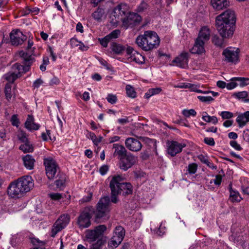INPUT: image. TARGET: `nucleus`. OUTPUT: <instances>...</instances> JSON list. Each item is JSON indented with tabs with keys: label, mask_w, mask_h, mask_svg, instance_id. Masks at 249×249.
I'll use <instances>...</instances> for the list:
<instances>
[{
	"label": "nucleus",
	"mask_w": 249,
	"mask_h": 249,
	"mask_svg": "<svg viewBox=\"0 0 249 249\" xmlns=\"http://www.w3.org/2000/svg\"><path fill=\"white\" fill-rule=\"evenodd\" d=\"M110 198L108 196L101 198L96 205V210L94 211L91 207H86L77 218V224L81 229L89 227L91 225L90 219L93 213L95 221L103 222L108 218L107 215L109 211Z\"/></svg>",
	"instance_id": "1"
},
{
	"label": "nucleus",
	"mask_w": 249,
	"mask_h": 249,
	"mask_svg": "<svg viewBox=\"0 0 249 249\" xmlns=\"http://www.w3.org/2000/svg\"><path fill=\"white\" fill-rule=\"evenodd\" d=\"M236 18L235 12L228 9L215 18L216 29L222 38H229L233 34Z\"/></svg>",
	"instance_id": "2"
},
{
	"label": "nucleus",
	"mask_w": 249,
	"mask_h": 249,
	"mask_svg": "<svg viewBox=\"0 0 249 249\" xmlns=\"http://www.w3.org/2000/svg\"><path fill=\"white\" fill-rule=\"evenodd\" d=\"M34 185L31 176H23L10 183L7 188V194L12 198H20L29 192Z\"/></svg>",
	"instance_id": "3"
},
{
	"label": "nucleus",
	"mask_w": 249,
	"mask_h": 249,
	"mask_svg": "<svg viewBox=\"0 0 249 249\" xmlns=\"http://www.w3.org/2000/svg\"><path fill=\"white\" fill-rule=\"evenodd\" d=\"M124 178L120 176L112 177L109 183L111 190V201L113 203H117L119 200L118 196L121 193L123 196L131 194L133 192V187L130 183L124 182Z\"/></svg>",
	"instance_id": "4"
},
{
	"label": "nucleus",
	"mask_w": 249,
	"mask_h": 249,
	"mask_svg": "<svg viewBox=\"0 0 249 249\" xmlns=\"http://www.w3.org/2000/svg\"><path fill=\"white\" fill-rule=\"evenodd\" d=\"M160 38L157 34L153 31H146L143 34L138 36L136 43L143 51L148 52L156 49L159 46Z\"/></svg>",
	"instance_id": "5"
},
{
	"label": "nucleus",
	"mask_w": 249,
	"mask_h": 249,
	"mask_svg": "<svg viewBox=\"0 0 249 249\" xmlns=\"http://www.w3.org/2000/svg\"><path fill=\"white\" fill-rule=\"evenodd\" d=\"M128 6L125 3H121L118 4L113 9L111 18V22L114 25L117 24L122 21L127 13Z\"/></svg>",
	"instance_id": "6"
},
{
	"label": "nucleus",
	"mask_w": 249,
	"mask_h": 249,
	"mask_svg": "<svg viewBox=\"0 0 249 249\" xmlns=\"http://www.w3.org/2000/svg\"><path fill=\"white\" fill-rule=\"evenodd\" d=\"M46 174L49 179L54 178L56 174L59 171V168L55 160L52 158L44 159Z\"/></svg>",
	"instance_id": "7"
},
{
	"label": "nucleus",
	"mask_w": 249,
	"mask_h": 249,
	"mask_svg": "<svg viewBox=\"0 0 249 249\" xmlns=\"http://www.w3.org/2000/svg\"><path fill=\"white\" fill-rule=\"evenodd\" d=\"M70 221V217L68 214H64L61 215L52 226L51 237H54L58 232L67 226Z\"/></svg>",
	"instance_id": "8"
},
{
	"label": "nucleus",
	"mask_w": 249,
	"mask_h": 249,
	"mask_svg": "<svg viewBox=\"0 0 249 249\" xmlns=\"http://www.w3.org/2000/svg\"><path fill=\"white\" fill-rule=\"evenodd\" d=\"M107 227L104 225H100L92 230H87L86 237L89 242H93L96 240H101L104 232L106 231Z\"/></svg>",
	"instance_id": "9"
},
{
	"label": "nucleus",
	"mask_w": 249,
	"mask_h": 249,
	"mask_svg": "<svg viewBox=\"0 0 249 249\" xmlns=\"http://www.w3.org/2000/svg\"><path fill=\"white\" fill-rule=\"evenodd\" d=\"M239 50L238 48L228 47L224 49L222 55L224 57V61L228 63L236 64L239 59Z\"/></svg>",
	"instance_id": "10"
},
{
	"label": "nucleus",
	"mask_w": 249,
	"mask_h": 249,
	"mask_svg": "<svg viewBox=\"0 0 249 249\" xmlns=\"http://www.w3.org/2000/svg\"><path fill=\"white\" fill-rule=\"evenodd\" d=\"M125 235V231L121 226L115 228L113 235L108 242V246L114 249L117 248L123 241Z\"/></svg>",
	"instance_id": "11"
},
{
	"label": "nucleus",
	"mask_w": 249,
	"mask_h": 249,
	"mask_svg": "<svg viewBox=\"0 0 249 249\" xmlns=\"http://www.w3.org/2000/svg\"><path fill=\"white\" fill-rule=\"evenodd\" d=\"M23 66L19 63L15 64L12 67V70L6 73L4 78L9 83H13L18 77L21 76L22 73H25L23 71Z\"/></svg>",
	"instance_id": "12"
},
{
	"label": "nucleus",
	"mask_w": 249,
	"mask_h": 249,
	"mask_svg": "<svg viewBox=\"0 0 249 249\" xmlns=\"http://www.w3.org/2000/svg\"><path fill=\"white\" fill-rule=\"evenodd\" d=\"M142 20L141 17L137 13H129L126 15L122 21V27L127 29L138 25Z\"/></svg>",
	"instance_id": "13"
},
{
	"label": "nucleus",
	"mask_w": 249,
	"mask_h": 249,
	"mask_svg": "<svg viewBox=\"0 0 249 249\" xmlns=\"http://www.w3.org/2000/svg\"><path fill=\"white\" fill-rule=\"evenodd\" d=\"M119 160V168L121 170L126 171L135 164L137 158L131 153H128Z\"/></svg>",
	"instance_id": "14"
},
{
	"label": "nucleus",
	"mask_w": 249,
	"mask_h": 249,
	"mask_svg": "<svg viewBox=\"0 0 249 249\" xmlns=\"http://www.w3.org/2000/svg\"><path fill=\"white\" fill-rule=\"evenodd\" d=\"M9 37L11 44L15 46L22 44L27 39V36L19 29L12 30Z\"/></svg>",
	"instance_id": "15"
},
{
	"label": "nucleus",
	"mask_w": 249,
	"mask_h": 249,
	"mask_svg": "<svg viewBox=\"0 0 249 249\" xmlns=\"http://www.w3.org/2000/svg\"><path fill=\"white\" fill-rule=\"evenodd\" d=\"M186 146V144L179 143L177 141H168L167 153L171 156H175L177 154L181 152L183 148Z\"/></svg>",
	"instance_id": "16"
},
{
	"label": "nucleus",
	"mask_w": 249,
	"mask_h": 249,
	"mask_svg": "<svg viewBox=\"0 0 249 249\" xmlns=\"http://www.w3.org/2000/svg\"><path fill=\"white\" fill-rule=\"evenodd\" d=\"M188 60L189 53L183 52L176 57L173 61V63L179 68L186 69L188 67Z\"/></svg>",
	"instance_id": "17"
},
{
	"label": "nucleus",
	"mask_w": 249,
	"mask_h": 249,
	"mask_svg": "<svg viewBox=\"0 0 249 249\" xmlns=\"http://www.w3.org/2000/svg\"><path fill=\"white\" fill-rule=\"evenodd\" d=\"M126 147L129 150L133 152H138L142 148L141 142L134 138H128L125 141Z\"/></svg>",
	"instance_id": "18"
},
{
	"label": "nucleus",
	"mask_w": 249,
	"mask_h": 249,
	"mask_svg": "<svg viewBox=\"0 0 249 249\" xmlns=\"http://www.w3.org/2000/svg\"><path fill=\"white\" fill-rule=\"evenodd\" d=\"M19 54L24 60V65H22L23 66V71L27 72L29 71L30 66L34 60V57L32 56V52L27 53L21 51Z\"/></svg>",
	"instance_id": "19"
},
{
	"label": "nucleus",
	"mask_w": 249,
	"mask_h": 249,
	"mask_svg": "<svg viewBox=\"0 0 249 249\" xmlns=\"http://www.w3.org/2000/svg\"><path fill=\"white\" fill-rule=\"evenodd\" d=\"M205 43V42L204 41L196 38L195 43L191 50V52L192 53L199 54L204 53L205 52L204 47Z\"/></svg>",
	"instance_id": "20"
},
{
	"label": "nucleus",
	"mask_w": 249,
	"mask_h": 249,
	"mask_svg": "<svg viewBox=\"0 0 249 249\" xmlns=\"http://www.w3.org/2000/svg\"><path fill=\"white\" fill-rule=\"evenodd\" d=\"M34 117L32 115L29 114L25 123V127L30 131L39 129L40 125L34 122Z\"/></svg>",
	"instance_id": "21"
},
{
	"label": "nucleus",
	"mask_w": 249,
	"mask_h": 249,
	"mask_svg": "<svg viewBox=\"0 0 249 249\" xmlns=\"http://www.w3.org/2000/svg\"><path fill=\"white\" fill-rule=\"evenodd\" d=\"M113 148L114 149L113 156H117L118 159H120L124 156L128 154L125 148L123 145L119 144L118 143L113 144Z\"/></svg>",
	"instance_id": "22"
},
{
	"label": "nucleus",
	"mask_w": 249,
	"mask_h": 249,
	"mask_svg": "<svg viewBox=\"0 0 249 249\" xmlns=\"http://www.w3.org/2000/svg\"><path fill=\"white\" fill-rule=\"evenodd\" d=\"M211 2L213 8L217 10L226 8L230 5L229 0H211Z\"/></svg>",
	"instance_id": "23"
},
{
	"label": "nucleus",
	"mask_w": 249,
	"mask_h": 249,
	"mask_svg": "<svg viewBox=\"0 0 249 249\" xmlns=\"http://www.w3.org/2000/svg\"><path fill=\"white\" fill-rule=\"evenodd\" d=\"M55 185L57 188L62 189L65 187V184L67 180V176L65 174L58 172L55 177Z\"/></svg>",
	"instance_id": "24"
},
{
	"label": "nucleus",
	"mask_w": 249,
	"mask_h": 249,
	"mask_svg": "<svg viewBox=\"0 0 249 249\" xmlns=\"http://www.w3.org/2000/svg\"><path fill=\"white\" fill-rule=\"evenodd\" d=\"M127 59L130 62H135L138 64H142L145 62L144 57L136 51H134L133 54L128 57Z\"/></svg>",
	"instance_id": "25"
},
{
	"label": "nucleus",
	"mask_w": 249,
	"mask_h": 249,
	"mask_svg": "<svg viewBox=\"0 0 249 249\" xmlns=\"http://www.w3.org/2000/svg\"><path fill=\"white\" fill-rule=\"evenodd\" d=\"M211 31L207 27L204 26L201 28L199 31L198 36L196 38L206 42L209 40L210 37Z\"/></svg>",
	"instance_id": "26"
},
{
	"label": "nucleus",
	"mask_w": 249,
	"mask_h": 249,
	"mask_svg": "<svg viewBox=\"0 0 249 249\" xmlns=\"http://www.w3.org/2000/svg\"><path fill=\"white\" fill-rule=\"evenodd\" d=\"M236 121L240 127H242L249 122V111H247L244 113H241L237 116Z\"/></svg>",
	"instance_id": "27"
},
{
	"label": "nucleus",
	"mask_w": 249,
	"mask_h": 249,
	"mask_svg": "<svg viewBox=\"0 0 249 249\" xmlns=\"http://www.w3.org/2000/svg\"><path fill=\"white\" fill-rule=\"evenodd\" d=\"M24 165L26 169L32 170L34 168L35 160L32 156L27 154L22 158Z\"/></svg>",
	"instance_id": "28"
},
{
	"label": "nucleus",
	"mask_w": 249,
	"mask_h": 249,
	"mask_svg": "<svg viewBox=\"0 0 249 249\" xmlns=\"http://www.w3.org/2000/svg\"><path fill=\"white\" fill-rule=\"evenodd\" d=\"M230 197V201L233 203L239 202L242 199L239 193L234 190H233L231 185H229Z\"/></svg>",
	"instance_id": "29"
},
{
	"label": "nucleus",
	"mask_w": 249,
	"mask_h": 249,
	"mask_svg": "<svg viewBox=\"0 0 249 249\" xmlns=\"http://www.w3.org/2000/svg\"><path fill=\"white\" fill-rule=\"evenodd\" d=\"M202 120L207 123H212L213 124H216L218 123V119L215 116H211L208 114L206 112L202 113Z\"/></svg>",
	"instance_id": "30"
},
{
	"label": "nucleus",
	"mask_w": 249,
	"mask_h": 249,
	"mask_svg": "<svg viewBox=\"0 0 249 249\" xmlns=\"http://www.w3.org/2000/svg\"><path fill=\"white\" fill-rule=\"evenodd\" d=\"M111 49L116 54H120L125 50V47L117 43L113 42L111 44Z\"/></svg>",
	"instance_id": "31"
},
{
	"label": "nucleus",
	"mask_w": 249,
	"mask_h": 249,
	"mask_svg": "<svg viewBox=\"0 0 249 249\" xmlns=\"http://www.w3.org/2000/svg\"><path fill=\"white\" fill-rule=\"evenodd\" d=\"M104 13V10L103 8L99 7L92 14V17L96 21H100Z\"/></svg>",
	"instance_id": "32"
},
{
	"label": "nucleus",
	"mask_w": 249,
	"mask_h": 249,
	"mask_svg": "<svg viewBox=\"0 0 249 249\" xmlns=\"http://www.w3.org/2000/svg\"><path fill=\"white\" fill-rule=\"evenodd\" d=\"M232 81H237L239 82V85L241 87H245L249 84V78L245 77H236L232 78Z\"/></svg>",
	"instance_id": "33"
},
{
	"label": "nucleus",
	"mask_w": 249,
	"mask_h": 249,
	"mask_svg": "<svg viewBox=\"0 0 249 249\" xmlns=\"http://www.w3.org/2000/svg\"><path fill=\"white\" fill-rule=\"evenodd\" d=\"M198 165L196 163H191L186 167L187 174L189 175L195 174L197 170Z\"/></svg>",
	"instance_id": "34"
},
{
	"label": "nucleus",
	"mask_w": 249,
	"mask_h": 249,
	"mask_svg": "<svg viewBox=\"0 0 249 249\" xmlns=\"http://www.w3.org/2000/svg\"><path fill=\"white\" fill-rule=\"evenodd\" d=\"M19 149L23 151L24 153L32 152L34 150V147L32 144H30L28 142L21 144L19 146Z\"/></svg>",
	"instance_id": "35"
},
{
	"label": "nucleus",
	"mask_w": 249,
	"mask_h": 249,
	"mask_svg": "<svg viewBox=\"0 0 249 249\" xmlns=\"http://www.w3.org/2000/svg\"><path fill=\"white\" fill-rule=\"evenodd\" d=\"M4 94L5 98L7 101H9L12 96L11 91V85L10 83H7L5 85L4 88Z\"/></svg>",
	"instance_id": "36"
},
{
	"label": "nucleus",
	"mask_w": 249,
	"mask_h": 249,
	"mask_svg": "<svg viewBox=\"0 0 249 249\" xmlns=\"http://www.w3.org/2000/svg\"><path fill=\"white\" fill-rule=\"evenodd\" d=\"M125 89L127 95L132 98H134L136 97V92L134 88L130 85H127L126 86Z\"/></svg>",
	"instance_id": "37"
},
{
	"label": "nucleus",
	"mask_w": 249,
	"mask_h": 249,
	"mask_svg": "<svg viewBox=\"0 0 249 249\" xmlns=\"http://www.w3.org/2000/svg\"><path fill=\"white\" fill-rule=\"evenodd\" d=\"M248 96V93L246 91H239L234 92L232 94V96L237 99H244Z\"/></svg>",
	"instance_id": "38"
},
{
	"label": "nucleus",
	"mask_w": 249,
	"mask_h": 249,
	"mask_svg": "<svg viewBox=\"0 0 249 249\" xmlns=\"http://www.w3.org/2000/svg\"><path fill=\"white\" fill-rule=\"evenodd\" d=\"M182 114L187 118H189L190 116H196V111L194 109H184L182 111Z\"/></svg>",
	"instance_id": "39"
},
{
	"label": "nucleus",
	"mask_w": 249,
	"mask_h": 249,
	"mask_svg": "<svg viewBox=\"0 0 249 249\" xmlns=\"http://www.w3.org/2000/svg\"><path fill=\"white\" fill-rule=\"evenodd\" d=\"M121 31L119 29H115L110 33L107 36L110 40L117 38L120 35Z\"/></svg>",
	"instance_id": "40"
},
{
	"label": "nucleus",
	"mask_w": 249,
	"mask_h": 249,
	"mask_svg": "<svg viewBox=\"0 0 249 249\" xmlns=\"http://www.w3.org/2000/svg\"><path fill=\"white\" fill-rule=\"evenodd\" d=\"M212 41L213 44L217 46L222 47L223 44V39L218 37L217 35L213 36Z\"/></svg>",
	"instance_id": "41"
},
{
	"label": "nucleus",
	"mask_w": 249,
	"mask_h": 249,
	"mask_svg": "<svg viewBox=\"0 0 249 249\" xmlns=\"http://www.w3.org/2000/svg\"><path fill=\"white\" fill-rule=\"evenodd\" d=\"M219 114L223 119H229L233 116L232 112L226 111H221L219 113Z\"/></svg>",
	"instance_id": "42"
},
{
	"label": "nucleus",
	"mask_w": 249,
	"mask_h": 249,
	"mask_svg": "<svg viewBox=\"0 0 249 249\" xmlns=\"http://www.w3.org/2000/svg\"><path fill=\"white\" fill-rule=\"evenodd\" d=\"M98 40L101 45L105 48L107 47L108 42L111 41L107 35L103 38H99Z\"/></svg>",
	"instance_id": "43"
},
{
	"label": "nucleus",
	"mask_w": 249,
	"mask_h": 249,
	"mask_svg": "<svg viewBox=\"0 0 249 249\" xmlns=\"http://www.w3.org/2000/svg\"><path fill=\"white\" fill-rule=\"evenodd\" d=\"M148 7V4L146 2L142 1L138 6L137 11L138 12H142L144 11Z\"/></svg>",
	"instance_id": "44"
},
{
	"label": "nucleus",
	"mask_w": 249,
	"mask_h": 249,
	"mask_svg": "<svg viewBox=\"0 0 249 249\" xmlns=\"http://www.w3.org/2000/svg\"><path fill=\"white\" fill-rule=\"evenodd\" d=\"M11 122L13 126H15L17 127L19 126L20 122L19 119L18 118L17 115H13L11 119Z\"/></svg>",
	"instance_id": "45"
},
{
	"label": "nucleus",
	"mask_w": 249,
	"mask_h": 249,
	"mask_svg": "<svg viewBox=\"0 0 249 249\" xmlns=\"http://www.w3.org/2000/svg\"><path fill=\"white\" fill-rule=\"evenodd\" d=\"M197 98L200 101L205 103H209L214 100L213 97L210 96H198Z\"/></svg>",
	"instance_id": "46"
},
{
	"label": "nucleus",
	"mask_w": 249,
	"mask_h": 249,
	"mask_svg": "<svg viewBox=\"0 0 249 249\" xmlns=\"http://www.w3.org/2000/svg\"><path fill=\"white\" fill-rule=\"evenodd\" d=\"M106 99L111 104L116 103L117 100L116 96L112 94H108Z\"/></svg>",
	"instance_id": "47"
},
{
	"label": "nucleus",
	"mask_w": 249,
	"mask_h": 249,
	"mask_svg": "<svg viewBox=\"0 0 249 249\" xmlns=\"http://www.w3.org/2000/svg\"><path fill=\"white\" fill-rule=\"evenodd\" d=\"M18 139L23 142H28L27 135L26 133L23 131H21L18 135Z\"/></svg>",
	"instance_id": "48"
},
{
	"label": "nucleus",
	"mask_w": 249,
	"mask_h": 249,
	"mask_svg": "<svg viewBox=\"0 0 249 249\" xmlns=\"http://www.w3.org/2000/svg\"><path fill=\"white\" fill-rule=\"evenodd\" d=\"M230 144L231 147H232L236 150L241 151L242 150V147L235 141H231L230 142Z\"/></svg>",
	"instance_id": "49"
},
{
	"label": "nucleus",
	"mask_w": 249,
	"mask_h": 249,
	"mask_svg": "<svg viewBox=\"0 0 249 249\" xmlns=\"http://www.w3.org/2000/svg\"><path fill=\"white\" fill-rule=\"evenodd\" d=\"M166 231V228L165 226L162 225V223L160 224L158 230L156 231V233L158 235L161 236H162Z\"/></svg>",
	"instance_id": "50"
},
{
	"label": "nucleus",
	"mask_w": 249,
	"mask_h": 249,
	"mask_svg": "<svg viewBox=\"0 0 249 249\" xmlns=\"http://www.w3.org/2000/svg\"><path fill=\"white\" fill-rule=\"evenodd\" d=\"M99 61L100 63L107 70L111 71L112 67L111 66L108 64V63L104 59L100 58L99 59Z\"/></svg>",
	"instance_id": "51"
},
{
	"label": "nucleus",
	"mask_w": 249,
	"mask_h": 249,
	"mask_svg": "<svg viewBox=\"0 0 249 249\" xmlns=\"http://www.w3.org/2000/svg\"><path fill=\"white\" fill-rule=\"evenodd\" d=\"M31 243L35 246H42L44 245L43 241L36 238H32L31 239Z\"/></svg>",
	"instance_id": "52"
},
{
	"label": "nucleus",
	"mask_w": 249,
	"mask_h": 249,
	"mask_svg": "<svg viewBox=\"0 0 249 249\" xmlns=\"http://www.w3.org/2000/svg\"><path fill=\"white\" fill-rule=\"evenodd\" d=\"M102 244V241L101 240H98L96 243L93 244L91 246L90 249H101Z\"/></svg>",
	"instance_id": "53"
},
{
	"label": "nucleus",
	"mask_w": 249,
	"mask_h": 249,
	"mask_svg": "<svg viewBox=\"0 0 249 249\" xmlns=\"http://www.w3.org/2000/svg\"><path fill=\"white\" fill-rule=\"evenodd\" d=\"M51 131L50 130H46V133L45 132H42L41 133V138L43 141H48V136L49 137V139L52 140L51 137H50Z\"/></svg>",
	"instance_id": "54"
},
{
	"label": "nucleus",
	"mask_w": 249,
	"mask_h": 249,
	"mask_svg": "<svg viewBox=\"0 0 249 249\" xmlns=\"http://www.w3.org/2000/svg\"><path fill=\"white\" fill-rule=\"evenodd\" d=\"M236 82L237 81H232L231 79V82L227 84V89L229 90H231L236 87L238 84Z\"/></svg>",
	"instance_id": "55"
},
{
	"label": "nucleus",
	"mask_w": 249,
	"mask_h": 249,
	"mask_svg": "<svg viewBox=\"0 0 249 249\" xmlns=\"http://www.w3.org/2000/svg\"><path fill=\"white\" fill-rule=\"evenodd\" d=\"M51 199L54 200H58L62 197V196L60 193H52L49 195Z\"/></svg>",
	"instance_id": "56"
},
{
	"label": "nucleus",
	"mask_w": 249,
	"mask_h": 249,
	"mask_svg": "<svg viewBox=\"0 0 249 249\" xmlns=\"http://www.w3.org/2000/svg\"><path fill=\"white\" fill-rule=\"evenodd\" d=\"M204 142L210 146H214L215 145V142L213 138L206 137L204 139Z\"/></svg>",
	"instance_id": "57"
},
{
	"label": "nucleus",
	"mask_w": 249,
	"mask_h": 249,
	"mask_svg": "<svg viewBox=\"0 0 249 249\" xmlns=\"http://www.w3.org/2000/svg\"><path fill=\"white\" fill-rule=\"evenodd\" d=\"M108 166L107 165L104 164L102 165L99 169V172L101 175H105L108 171Z\"/></svg>",
	"instance_id": "58"
},
{
	"label": "nucleus",
	"mask_w": 249,
	"mask_h": 249,
	"mask_svg": "<svg viewBox=\"0 0 249 249\" xmlns=\"http://www.w3.org/2000/svg\"><path fill=\"white\" fill-rule=\"evenodd\" d=\"M215 178L213 179V183L215 185L219 186L221 184L222 181V175H217L215 176Z\"/></svg>",
	"instance_id": "59"
},
{
	"label": "nucleus",
	"mask_w": 249,
	"mask_h": 249,
	"mask_svg": "<svg viewBox=\"0 0 249 249\" xmlns=\"http://www.w3.org/2000/svg\"><path fill=\"white\" fill-rule=\"evenodd\" d=\"M42 83L43 81L40 78H38L34 81L33 87L35 89H38Z\"/></svg>",
	"instance_id": "60"
},
{
	"label": "nucleus",
	"mask_w": 249,
	"mask_h": 249,
	"mask_svg": "<svg viewBox=\"0 0 249 249\" xmlns=\"http://www.w3.org/2000/svg\"><path fill=\"white\" fill-rule=\"evenodd\" d=\"M60 83L59 79L56 77H53L52 79H51L49 84L50 85H57Z\"/></svg>",
	"instance_id": "61"
},
{
	"label": "nucleus",
	"mask_w": 249,
	"mask_h": 249,
	"mask_svg": "<svg viewBox=\"0 0 249 249\" xmlns=\"http://www.w3.org/2000/svg\"><path fill=\"white\" fill-rule=\"evenodd\" d=\"M150 91L151 94L153 95L159 94L161 91V89L160 88H156L149 89Z\"/></svg>",
	"instance_id": "62"
},
{
	"label": "nucleus",
	"mask_w": 249,
	"mask_h": 249,
	"mask_svg": "<svg viewBox=\"0 0 249 249\" xmlns=\"http://www.w3.org/2000/svg\"><path fill=\"white\" fill-rule=\"evenodd\" d=\"M140 157L142 160H147L149 157L148 152L147 151H144L141 152Z\"/></svg>",
	"instance_id": "63"
},
{
	"label": "nucleus",
	"mask_w": 249,
	"mask_h": 249,
	"mask_svg": "<svg viewBox=\"0 0 249 249\" xmlns=\"http://www.w3.org/2000/svg\"><path fill=\"white\" fill-rule=\"evenodd\" d=\"M243 137L245 141L249 142V129H247L244 131Z\"/></svg>",
	"instance_id": "64"
}]
</instances>
